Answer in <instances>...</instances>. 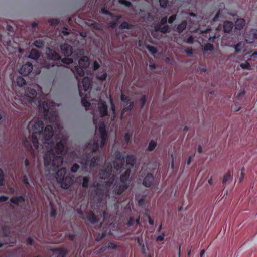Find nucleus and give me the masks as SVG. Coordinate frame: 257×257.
Instances as JSON below:
<instances>
[{
  "mask_svg": "<svg viewBox=\"0 0 257 257\" xmlns=\"http://www.w3.org/2000/svg\"><path fill=\"white\" fill-rule=\"evenodd\" d=\"M136 162V157L134 155L130 154L127 155L126 158V166H130L131 167H133Z\"/></svg>",
  "mask_w": 257,
  "mask_h": 257,
  "instance_id": "obj_24",
  "label": "nucleus"
},
{
  "mask_svg": "<svg viewBox=\"0 0 257 257\" xmlns=\"http://www.w3.org/2000/svg\"><path fill=\"white\" fill-rule=\"evenodd\" d=\"M234 27L233 22L229 21H226L223 24V31L226 33L230 32Z\"/></svg>",
  "mask_w": 257,
  "mask_h": 257,
  "instance_id": "obj_26",
  "label": "nucleus"
},
{
  "mask_svg": "<svg viewBox=\"0 0 257 257\" xmlns=\"http://www.w3.org/2000/svg\"><path fill=\"white\" fill-rule=\"evenodd\" d=\"M2 229L4 236H7L9 235V234H10V230L8 227L4 226L2 228Z\"/></svg>",
  "mask_w": 257,
  "mask_h": 257,
  "instance_id": "obj_58",
  "label": "nucleus"
},
{
  "mask_svg": "<svg viewBox=\"0 0 257 257\" xmlns=\"http://www.w3.org/2000/svg\"><path fill=\"white\" fill-rule=\"evenodd\" d=\"M135 223V218L134 216H131L128 219V221L127 223V225L128 226H132Z\"/></svg>",
  "mask_w": 257,
  "mask_h": 257,
  "instance_id": "obj_61",
  "label": "nucleus"
},
{
  "mask_svg": "<svg viewBox=\"0 0 257 257\" xmlns=\"http://www.w3.org/2000/svg\"><path fill=\"white\" fill-rule=\"evenodd\" d=\"M245 24V21L244 19H238L234 25L235 28L237 30H240L244 26Z\"/></svg>",
  "mask_w": 257,
  "mask_h": 257,
  "instance_id": "obj_27",
  "label": "nucleus"
},
{
  "mask_svg": "<svg viewBox=\"0 0 257 257\" xmlns=\"http://www.w3.org/2000/svg\"><path fill=\"white\" fill-rule=\"evenodd\" d=\"M160 6L161 8L165 9L168 4V0H159Z\"/></svg>",
  "mask_w": 257,
  "mask_h": 257,
  "instance_id": "obj_51",
  "label": "nucleus"
},
{
  "mask_svg": "<svg viewBox=\"0 0 257 257\" xmlns=\"http://www.w3.org/2000/svg\"><path fill=\"white\" fill-rule=\"evenodd\" d=\"M33 45L38 48L42 49L45 46V42L42 39H38L34 42Z\"/></svg>",
  "mask_w": 257,
  "mask_h": 257,
  "instance_id": "obj_36",
  "label": "nucleus"
},
{
  "mask_svg": "<svg viewBox=\"0 0 257 257\" xmlns=\"http://www.w3.org/2000/svg\"><path fill=\"white\" fill-rule=\"evenodd\" d=\"M128 187L127 184L122 183V184H118L116 185L115 191L117 195H121Z\"/></svg>",
  "mask_w": 257,
  "mask_h": 257,
  "instance_id": "obj_21",
  "label": "nucleus"
},
{
  "mask_svg": "<svg viewBox=\"0 0 257 257\" xmlns=\"http://www.w3.org/2000/svg\"><path fill=\"white\" fill-rule=\"evenodd\" d=\"M79 65L82 68H88L90 65V59L87 56H83L79 60Z\"/></svg>",
  "mask_w": 257,
  "mask_h": 257,
  "instance_id": "obj_17",
  "label": "nucleus"
},
{
  "mask_svg": "<svg viewBox=\"0 0 257 257\" xmlns=\"http://www.w3.org/2000/svg\"><path fill=\"white\" fill-rule=\"evenodd\" d=\"M115 160L120 161L124 163L125 158L124 156V154L122 152L119 151L116 152L115 153Z\"/></svg>",
  "mask_w": 257,
  "mask_h": 257,
  "instance_id": "obj_35",
  "label": "nucleus"
},
{
  "mask_svg": "<svg viewBox=\"0 0 257 257\" xmlns=\"http://www.w3.org/2000/svg\"><path fill=\"white\" fill-rule=\"evenodd\" d=\"M107 247L109 249H115L117 248V245L114 242H110L108 243Z\"/></svg>",
  "mask_w": 257,
  "mask_h": 257,
  "instance_id": "obj_57",
  "label": "nucleus"
},
{
  "mask_svg": "<svg viewBox=\"0 0 257 257\" xmlns=\"http://www.w3.org/2000/svg\"><path fill=\"white\" fill-rule=\"evenodd\" d=\"M235 52L236 53H241L245 51V44L242 42H240L234 46Z\"/></svg>",
  "mask_w": 257,
  "mask_h": 257,
  "instance_id": "obj_22",
  "label": "nucleus"
},
{
  "mask_svg": "<svg viewBox=\"0 0 257 257\" xmlns=\"http://www.w3.org/2000/svg\"><path fill=\"white\" fill-rule=\"evenodd\" d=\"M46 59L43 61L42 65L43 67L47 69L52 68V70L57 72L62 66L61 63L69 65L73 63L72 59L64 58L61 59L60 56L53 49L50 48L46 50Z\"/></svg>",
  "mask_w": 257,
  "mask_h": 257,
  "instance_id": "obj_3",
  "label": "nucleus"
},
{
  "mask_svg": "<svg viewBox=\"0 0 257 257\" xmlns=\"http://www.w3.org/2000/svg\"><path fill=\"white\" fill-rule=\"evenodd\" d=\"M231 178V175L229 171L227 172L224 176L223 178L222 183L225 184L228 180Z\"/></svg>",
  "mask_w": 257,
  "mask_h": 257,
  "instance_id": "obj_48",
  "label": "nucleus"
},
{
  "mask_svg": "<svg viewBox=\"0 0 257 257\" xmlns=\"http://www.w3.org/2000/svg\"><path fill=\"white\" fill-rule=\"evenodd\" d=\"M46 120L50 123H55L59 130L52 140L50 141L54 135L53 126L47 125L44 130V123L41 120H37L35 122L33 133L41 135L43 138V143L47 144L48 153L44 155V163L46 170L50 173L51 171L55 172L63 163V156L67 152V148L65 146L67 138L61 133L58 118L56 122H50L48 119Z\"/></svg>",
  "mask_w": 257,
  "mask_h": 257,
  "instance_id": "obj_1",
  "label": "nucleus"
},
{
  "mask_svg": "<svg viewBox=\"0 0 257 257\" xmlns=\"http://www.w3.org/2000/svg\"><path fill=\"white\" fill-rule=\"evenodd\" d=\"M133 27V25L132 24H130L129 23L126 21L122 22L118 27L119 29L120 30H123L125 29H131Z\"/></svg>",
  "mask_w": 257,
  "mask_h": 257,
  "instance_id": "obj_34",
  "label": "nucleus"
},
{
  "mask_svg": "<svg viewBox=\"0 0 257 257\" xmlns=\"http://www.w3.org/2000/svg\"><path fill=\"white\" fill-rule=\"evenodd\" d=\"M133 133H129L126 132L124 136V139L125 142V143L128 144L129 142H130L132 137Z\"/></svg>",
  "mask_w": 257,
  "mask_h": 257,
  "instance_id": "obj_45",
  "label": "nucleus"
},
{
  "mask_svg": "<svg viewBox=\"0 0 257 257\" xmlns=\"http://www.w3.org/2000/svg\"><path fill=\"white\" fill-rule=\"evenodd\" d=\"M133 107L134 103L133 102H131L128 104H127L122 110L121 115L122 116L125 112L131 110Z\"/></svg>",
  "mask_w": 257,
  "mask_h": 257,
  "instance_id": "obj_39",
  "label": "nucleus"
},
{
  "mask_svg": "<svg viewBox=\"0 0 257 257\" xmlns=\"http://www.w3.org/2000/svg\"><path fill=\"white\" fill-rule=\"evenodd\" d=\"M16 83L18 86H22L26 84V80L20 76L16 78Z\"/></svg>",
  "mask_w": 257,
  "mask_h": 257,
  "instance_id": "obj_41",
  "label": "nucleus"
},
{
  "mask_svg": "<svg viewBox=\"0 0 257 257\" xmlns=\"http://www.w3.org/2000/svg\"><path fill=\"white\" fill-rule=\"evenodd\" d=\"M121 15H117L116 16H114V18H112L113 20L112 21L108 23L109 26L110 28L114 29L117 25L118 21L119 19H121Z\"/></svg>",
  "mask_w": 257,
  "mask_h": 257,
  "instance_id": "obj_29",
  "label": "nucleus"
},
{
  "mask_svg": "<svg viewBox=\"0 0 257 257\" xmlns=\"http://www.w3.org/2000/svg\"><path fill=\"white\" fill-rule=\"evenodd\" d=\"M92 80L88 77H85L83 78L82 81V84L83 88V90L85 92L89 93V90L91 85Z\"/></svg>",
  "mask_w": 257,
  "mask_h": 257,
  "instance_id": "obj_14",
  "label": "nucleus"
},
{
  "mask_svg": "<svg viewBox=\"0 0 257 257\" xmlns=\"http://www.w3.org/2000/svg\"><path fill=\"white\" fill-rule=\"evenodd\" d=\"M245 41L247 43H252L257 39V29H251L247 31L244 35Z\"/></svg>",
  "mask_w": 257,
  "mask_h": 257,
  "instance_id": "obj_7",
  "label": "nucleus"
},
{
  "mask_svg": "<svg viewBox=\"0 0 257 257\" xmlns=\"http://www.w3.org/2000/svg\"><path fill=\"white\" fill-rule=\"evenodd\" d=\"M98 111L101 117H105L108 115V106L105 101H100L98 106Z\"/></svg>",
  "mask_w": 257,
  "mask_h": 257,
  "instance_id": "obj_11",
  "label": "nucleus"
},
{
  "mask_svg": "<svg viewBox=\"0 0 257 257\" xmlns=\"http://www.w3.org/2000/svg\"><path fill=\"white\" fill-rule=\"evenodd\" d=\"M58 178L60 179V181L58 183H60L61 187L64 189L68 188L73 183V178L69 176H66L65 177L61 179Z\"/></svg>",
  "mask_w": 257,
  "mask_h": 257,
  "instance_id": "obj_8",
  "label": "nucleus"
},
{
  "mask_svg": "<svg viewBox=\"0 0 257 257\" xmlns=\"http://www.w3.org/2000/svg\"><path fill=\"white\" fill-rule=\"evenodd\" d=\"M37 134L33 133L31 139V141L36 149H38L39 148V142L37 136Z\"/></svg>",
  "mask_w": 257,
  "mask_h": 257,
  "instance_id": "obj_32",
  "label": "nucleus"
},
{
  "mask_svg": "<svg viewBox=\"0 0 257 257\" xmlns=\"http://www.w3.org/2000/svg\"><path fill=\"white\" fill-rule=\"evenodd\" d=\"M154 182V177L151 173H148L145 176L142 184L145 187H150Z\"/></svg>",
  "mask_w": 257,
  "mask_h": 257,
  "instance_id": "obj_9",
  "label": "nucleus"
},
{
  "mask_svg": "<svg viewBox=\"0 0 257 257\" xmlns=\"http://www.w3.org/2000/svg\"><path fill=\"white\" fill-rule=\"evenodd\" d=\"M187 26V22L184 20L180 24H179L177 28L176 31L179 33H181L186 29Z\"/></svg>",
  "mask_w": 257,
  "mask_h": 257,
  "instance_id": "obj_30",
  "label": "nucleus"
},
{
  "mask_svg": "<svg viewBox=\"0 0 257 257\" xmlns=\"http://www.w3.org/2000/svg\"><path fill=\"white\" fill-rule=\"evenodd\" d=\"M131 174L130 168L127 169L120 176V181L122 183L127 184L126 182L128 180Z\"/></svg>",
  "mask_w": 257,
  "mask_h": 257,
  "instance_id": "obj_20",
  "label": "nucleus"
},
{
  "mask_svg": "<svg viewBox=\"0 0 257 257\" xmlns=\"http://www.w3.org/2000/svg\"><path fill=\"white\" fill-rule=\"evenodd\" d=\"M40 56V53L36 49H32L29 55V58L35 60L38 59Z\"/></svg>",
  "mask_w": 257,
  "mask_h": 257,
  "instance_id": "obj_28",
  "label": "nucleus"
},
{
  "mask_svg": "<svg viewBox=\"0 0 257 257\" xmlns=\"http://www.w3.org/2000/svg\"><path fill=\"white\" fill-rule=\"evenodd\" d=\"M147 49L148 50V51L152 54H155L157 52V50L156 47L154 46L148 45L147 46Z\"/></svg>",
  "mask_w": 257,
  "mask_h": 257,
  "instance_id": "obj_47",
  "label": "nucleus"
},
{
  "mask_svg": "<svg viewBox=\"0 0 257 257\" xmlns=\"http://www.w3.org/2000/svg\"><path fill=\"white\" fill-rule=\"evenodd\" d=\"M29 101L34 103L40 107L43 110V116L45 119H48L50 122H56L57 121V112L50 107V104L47 101L41 102L37 98V92L34 89L28 88L25 91Z\"/></svg>",
  "mask_w": 257,
  "mask_h": 257,
  "instance_id": "obj_2",
  "label": "nucleus"
},
{
  "mask_svg": "<svg viewBox=\"0 0 257 257\" xmlns=\"http://www.w3.org/2000/svg\"><path fill=\"white\" fill-rule=\"evenodd\" d=\"M90 181V178L88 177L85 176L82 178V186L84 188L88 187V183Z\"/></svg>",
  "mask_w": 257,
  "mask_h": 257,
  "instance_id": "obj_44",
  "label": "nucleus"
},
{
  "mask_svg": "<svg viewBox=\"0 0 257 257\" xmlns=\"http://www.w3.org/2000/svg\"><path fill=\"white\" fill-rule=\"evenodd\" d=\"M84 68L81 67L79 65L75 66L74 67L73 69H72V71L76 76L77 78L78 76H83L84 75V71L83 70Z\"/></svg>",
  "mask_w": 257,
  "mask_h": 257,
  "instance_id": "obj_18",
  "label": "nucleus"
},
{
  "mask_svg": "<svg viewBox=\"0 0 257 257\" xmlns=\"http://www.w3.org/2000/svg\"><path fill=\"white\" fill-rule=\"evenodd\" d=\"M168 22V17L167 16L163 17L160 21V23L162 25H167L166 24Z\"/></svg>",
  "mask_w": 257,
  "mask_h": 257,
  "instance_id": "obj_59",
  "label": "nucleus"
},
{
  "mask_svg": "<svg viewBox=\"0 0 257 257\" xmlns=\"http://www.w3.org/2000/svg\"><path fill=\"white\" fill-rule=\"evenodd\" d=\"M177 15L176 14H174L171 15L168 19V22L169 24H172L176 19Z\"/></svg>",
  "mask_w": 257,
  "mask_h": 257,
  "instance_id": "obj_60",
  "label": "nucleus"
},
{
  "mask_svg": "<svg viewBox=\"0 0 257 257\" xmlns=\"http://www.w3.org/2000/svg\"><path fill=\"white\" fill-rule=\"evenodd\" d=\"M66 173V169L65 168H62L56 172V179L57 181L58 182L60 181V179H59L58 178H60V179L61 178H64L65 177Z\"/></svg>",
  "mask_w": 257,
  "mask_h": 257,
  "instance_id": "obj_25",
  "label": "nucleus"
},
{
  "mask_svg": "<svg viewBox=\"0 0 257 257\" xmlns=\"http://www.w3.org/2000/svg\"><path fill=\"white\" fill-rule=\"evenodd\" d=\"M48 22L51 26H56L59 24L60 21L57 19H50L49 20Z\"/></svg>",
  "mask_w": 257,
  "mask_h": 257,
  "instance_id": "obj_49",
  "label": "nucleus"
},
{
  "mask_svg": "<svg viewBox=\"0 0 257 257\" xmlns=\"http://www.w3.org/2000/svg\"><path fill=\"white\" fill-rule=\"evenodd\" d=\"M146 100H147V98H146V95H143L142 96V97L140 99L139 101L141 104V108H142L144 106V105L146 102Z\"/></svg>",
  "mask_w": 257,
  "mask_h": 257,
  "instance_id": "obj_55",
  "label": "nucleus"
},
{
  "mask_svg": "<svg viewBox=\"0 0 257 257\" xmlns=\"http://www.w3.org/2000/svg\"><path fill=\"white\" fill-rule=\"evenodd\" d=\"M56 214H57V212H56V209L53 207H51V211H50V217H54L56 216Z\"/></svg>",
  "mask_w": 257,
  "mask_h": 257,
  "instance_id": "obj_64",
  "label": "nucleus"
},
{
  "mask_svg": "<svg viewBox=\"0 0 257 257\" xmlns=\"http://www.w3.org/2000/svg\"><path fill=\"white\" fill-rule=\"evenodd\" d=\"M169 27L168 25L162 26L160 23L155 25L154 27V30L156 32H160L165 34L169 32Z\"/></svg>",
  "mask_w": 257,
  "mask_h": 257,
  "instance_id": "obj_15",
  "label": "nucleus"
},
{
  "mask_svg": "<svg viewBox=\"0 0 257 257\" xmlns=\"http://www.w3.org/2000/svg\"><path fill=\"white\" fill-rule=\"evenodd\" d=\"M4 173L3 170L0 168V186H4L5 184Z\"/></svg>",
  "mask_w": 257,
  "mask_h": 257,
  "instance_id": "obj_46",
  "label": "nucleus"
},
{
  "mask_svg": "<svg viewBox=\"0 0 257 257\" xmlns=\"http://www.w3.org/2000/svg\"><path fill=\"white\" fill-rule=\"evenodd\" d=\"M79 165L78 164H73L71 168V171L73 173H76L79 169Z\"/></svg>",
  "mask_w": 257,
  "mask_h": 257,
  "instance_id": "obj_56",
  "label": "nucleus"
},
{
  "mask_svg": "<svg viewBox=\"0 0 257 257\" xmlns=\"http://www.w3.org/2000/svg\"><path fill=\"white\" fill-rule=\"evenodd\" d=\"M86 218L87 220L92 224H96L99 221V218L95 215L92 211H89L86 214Z\"/></svg>",
  "mask_w": 257,
  "mask_h": 257,
  "instance_id": "obj_16",
  "label": "nucleus"
},
{
  "mask_svg": "<svg viewBox=\"0 0 257 257\" xmlns=\"http://www.w3.org/2000/svg\"><path fill=\"white\" fill-rule=\"evenodd\" d=\"M22 181H23V183L25 184H26V185H29V184L28 178V176L26 175H23V176H22Z\"/></svg>",
  "mask_w": 257,
  "mask_h": 257,
  "instance_id": "obj_62",
  "label": "nucleus"
},
{
  "mask_svg": "<svg viewBox=\"0 0 257 257\" xmlns=\"http://www.w3.org/2000/svg\"><path fill=\"white\" fill-rule=\"evenodd\" d=\"M112 166L110 165L104 169H101L99 172V177L100 179L104 180L106 186H110L114 181V176H111Z\"/></svg>",
  "mask_w": 257,
  "mask_h": 257,
  "instance_id": "obj_4",
  "label": "nucleus"
},
{
  "mask_svg": "<svg viewBox=\"0 0 257 257\" xmlns=\"http://www.w3.org/2000/svg\"><path fill=\"white\" fill-rule=\"evenodd\" d=\"M54 252H58L59 257H65L67 254L66 251L62 248H56L54 250Z\"/></svg>",
  "mask_w": 257,
  "mask_h": 257,
  "instance_id": "obj_40",
  "label": "nucleus"
},
{
  "mask_svg": "<svg viewBox=\"0 0 257 257\" xmlns=\"http://www.w3.org/2000/svg\"><path fill=\"white\" fill-rule=\"evenodd\" d=\"M120 99H121V101L125 102L127 104H128L130 102H131L130 101V99L129 97L126 96V95H125L123 94H122L121 95Z\"/></svg>",
  "mask_w": 257,
  "mask_h": 257,
  "instance_id": "obj_54",
  "label": "nucleus"
},
{
  "mask_svg": "<svg viewBox=\"0 0 257 257\" xmlns=\"http://www.w3.org/2000/svg\"><path fill=\"white\" fill-rule=\"evenodd\" d=\"M61 34H62L64 36H66L68 34H69V32L68 31V29L64 27L63 29L61 31Z\"/></svg>",
  "mask_w": 257,
  "mask_h": 257,
  "instance_id": "obj_63",
  "label": "nucleus"
},
{
  "mask_svg": "<svg viewBox=\"0 0 257 257\" xmlns=\"http://www.w3.org/2000/svg\"><path fill=\"white\" fill-rule=\"evenodd\" d=\"M62 54L65 56H69L72 54V47L68 44H64L60 46Z\"/></svg>",
  "mask_w": 257,
  "mask_h": 257,
  "instance_id": "obj_12",
  "label": "nucleus"
},
{
  "mask_svg": "<svg viewBox=\"0 0 257 257\" xmlns=\"http://www.w3.org/2000/svg\"><path fill=\"white\" fill-rule=\"evenodd\" d=\"M25 201V198L23 196H15L12 197L10 199V202L16 205L17 206H19V204L24 202Z\"/></svg>",
  "mask_w": 257,
  "mask_h": 257,
  "instance_id": "obj_19",
  "label": "nucleus"
},
{
  "mask_svg": "<svg viewBox=\"0 0 257 257\" xmlns=\"http://www.w3.org/2000/svg\"><path fill=\"white\" fill-rule=\"evenodd\" d=\"M118 2L119 4L123 5L128 8L132 6V3L127 0H119Z\"/></svg>",
  "mask_w": 257,
  "mask_h": 257,
  "instance_id": "obj_50",
  "label": "nucleus"
},
{
  "mask_svg": "<svg viewBox=\"0 0 257 257\" xmlns=\"http://www.w3.org/2000/svg\"><path fill=\"white\" fill-rule=\"evenodd\" d=\"M99 147L100 146L99 145L98 142L96 141H93L92 143H89L87 145V147L91 150L90 153L91 154L93 152H96L99 149Z\"/></svg>",
  "mask_w": 257,
  "mask_h": 257,
  "instance_id": "obj_23",
  "label": "nucleus"
},
{
  "mask_svg": "<svg viewBox=\"0 0 257 257\" xmlns=\"http://www.w3.org/2000/svg\"><path fill=\"white\" fill-rule=\"evenodd\" d=\"M157 146V142L153 140H151L149 143L147 150L148 151H152Z\"/></svg>",
  "mask_w": 257,
  "mask_h": 257,
  "instance_id": "obj_38",
  "label": "nucleus"
},
{
  "mask_svg": "<svg viewBox=\"0 0 257 257\" xmlns=\"http://www.w3.org/2000/svg\"><path fill=\"white\" fill-rule=\"evenodd\" d=\"M33 70V65L31 62H27L22 65L20 70V73L24 76L28 75Z\"/></svg>",
  "mask_w": 257,
  "mask_h": 257,
  "instance_id": "obj_10",
  "label": "nucleus"
},
{
  "mask_svg": "<svg viewBox=\"0 0 257 257\" xmlns=\"http://www.w3.org/2000/svg\"><path fill=\"white\" fill-rule=\"evenodd\" d=\"M240 66L243 69L248 70L250 69V65L247 61H245L244 63H241Z\"/></svg>",
  "mask_w": 257,
  "mask_h": 257,
  "instance_id": "obj_52",
  "label": "nucleus"
},
{
  "mask_svg": "<svg viewBox=\"0 0 257 257\" xmlns=\"http://www.w3.org/2000/svg\"><path fill=\"white\" fill-rule=\"evenodd\" d=\"M114 168L117 170H121L123 166L124 163L117 160H114L113 162Z\"/></svg>",
  "mask_w": 257,
  "mask_h": 257,
  "instance_id": "obj_31",
  "label": "nucleus"
},
{
  "mask_svg": "<svg viewBox=\"0 0 257 257\" xmlns=\"http://www.w3.org/2000/svg\"><path fill=\"white\" fill-rule=\"evenodd\" d=\"M214 49V45L210 43H207L203 47V50L205 51H213Z\"/></svg>",
  "mask_w": 257,
  "mask_h": 257,
  "instance_id": "obj_43",
  "label": "nucleus"
},
{
  "mask_svg": "<svg viewBox=\"0 0 257 257\" xmlns=\"http://www.w3.org/2000/svg\"><path fill=\"white\" fill-rule=\"evenodd\" d=\"M22 144L25 147V148L28 151H31V150H33L32 146L31 143L27 138H25L23 140Z\"/></svg>",
  "mask_w": 257,
  "mask_h": 257,
  "instance_id": "obj_37",
  "label": "nucleus"
},
{
  "mask_svg": "<svg viewBox=\"0 0 257 257\" xmlns=\"http://www.w3.org/2000/svg\"><path fill=\"white\" fill-rule=\"evenodd\" d=\"M29 161L28 159H25V161H24V165H25V171H26V174H27L28 175H29Z\"/></svg>",
  "mask_w": 257,
  "mask_h": 257,
  "instance_id": "obj_53",
  "label": "nucleus"
},
{
  "mask_svg": "<svg viewBox=\"0 0 257 257\" xmlns=\"http://www.w3.org/2000/svg\"><path fill=\"white\" fill-rule=\"evenodd\" d=\"M79 87V93L80 96L82 98L81 102L82 105L85 107V108L87 109L91 105L90 102H89L87 100V98L89 96V93H86L84 96H83V93L81 92L80 89V85L78 84Z\"/></svg>",
  "mask_w": 257,
  "mask_h": 257,
  "instance_id": "obj_13",
  "label": "nucleus"
},
{
  "mask_svg": "<svg viewBox=\"0 0 257 257\" xmlns=\"http://www.w3.org/2000/svg\"><path fill=\"white\" fill-rule=\"evenodd\" d=\"M107 76V74L105 71L103 73L100 71H98L96 75L97 79L101 81H105L106 79Z\"/></svg>",
  "mask_w": 257,
  "mask_h": 257,
  "instance_id": "obj_33",
  "label": "nucleus"
},
{
  "mask_svg": "<svg viewBox=\"0 0 257 257\" xmlns=\"http://www.w3.org/2000/svg\"><path fill=\"white\" fill-rule=\"evenodd\" d=\"M101 13L103 14L108 15L111 17V18H113L114 15L113 13L107 10V6H104L101 9Z\"/></svg>",
  "mask_w": 257,
  "mask_h": 257,
  "instance_id": "obj_42",
  "label": "nucleus"
},
{
  "mask_svg": "<svg viewBox=\"0 0 257 257\" xmlns=\"http://www.w3.org/2000/svg\"><path fill=\"white\" fill-rule=\"evenodd\" d=\"M99 132L101 139L100 142V147L103 148L106 144L108 140V134L106 130V126L104 123L100 124L99 127Z\"/></svg>",
  "mask_w": 257,
  "mask_h": 257,
  "instance_id": "obj_6",
  "label": "nucleus"
},
{
  "mask_svg": "<svg viewBox=\"0 0 257 257\" xmlns=\"http://www.w3.org/2000/svg\"><path fill=\"white\" fill-rule=\"evenodd\" d=\"M100 156L99 155L95 156L91 158V154L90 153L87 154L85 155L84 163H83L84 168H86L89 164H90V167H96L98 165V162L100 161Z\"/></svg>",
  "mask_w": 257,
  "mask_h": 257,
  "instance_id": "obj_5",
  "label": "nucleus"
}]
</instances>
